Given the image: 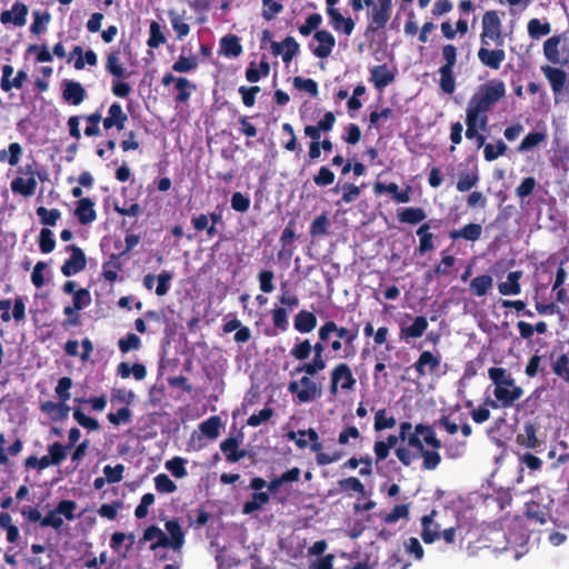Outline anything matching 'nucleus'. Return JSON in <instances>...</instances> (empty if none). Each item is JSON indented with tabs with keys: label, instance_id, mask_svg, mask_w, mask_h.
Listing matches in <instances>:
<instances>
[{
	"label": "nucleus",
	"instance_id": "nucleus-50",
	"mask_svg": "<svg viewBox=\"0 0 569 569\" xmlns=\"http://www.w3.org/2000/svg\"><path fill=\"white\" fill-rule=\"evenodd\" d=\"M311 352L312 348L309 339H297L296 343L290 350L291 357L299 361L307 360L310 357Z\"/></svg>",
	"mask_w": 569,
	"mask_h": 569
},
{
	"label": "nucleus",
	"instance_id": "nucleus-55",
	"mask_svg": "<svg viewBox=\"0 0 569 569\" xmlns=\"http://www.w3.org/2000/svg\"><path fill=\"white\" fill-rule=\"evenodd\" d=\"M439 74H440L439 86H440L441 90L447 94L453 93L456 90V80H455V76H453V69L439 68Z\"/></svg>",
	"mask_w": 569,
	"mask_h": 569
},
{
	"label": "nucleus",
	"instance_id": "nucleus-25",
	"mask_svg": "<svg viewBox=\"0 0 569 569\" xmlns=\"http://www.w3.org/2000/svg\"><path fill=\"white\" fill-rule=\"evenodd\" d=\"M523 395V389L519 387L495 388L493 396L500 402L502 408H510Z\"/></svg>",
	"mask_w": 569,
	"mask_h": 569
},
{
	"label": "nucleus",
	"instance_id": "nucleus-38",
	"mask_svg": "<svg viewBox=\"0 0 569 569\" xmlns=\"http://www.w3.org/2000/svg\"><path fill=\"white\" fill-rule=\"evenodd\" d=\"M121 253H111L108 261L102 264V277L114 282L118 279V272L122 270Z\"/></svg>",
	"mask_w": 569,
	"mask_h": 569
},
{
	"label": "nucleus",
	"instance_id": "nucleus-21",
	"mask_svg": "<svg viewBox=\"0 0 569 569\" xmlns=\"http://www.w3.org/2000/svg\"><path fill=\"white\" fill-rule=\"evenodd\" d=\"M167 535V542L170 549L177 552H181L184 545V531L182 530L178 520H168L164 523Z\"/></svg>",
	"mask_w": 569,
	"mask_h": 569
},
{
	"label": "nucleus",
	"instance_id": "nucleus-51",
	"mask_svg": "<svg viewBox=\"0 0 569 569\" xmlns=\"http://www.w3.org/2000/svg\"><path fill=\"white\" fill-rule=\"evenodd\" d=\"M330 222L326 212L316 217L310 224L309 233L311 237L325 236L329 232Z\"/></svg>",
	"mask_w": 569,
	"mask_h": 569
},
{
	"label": "nucleus",
	"instance_id": "nucleus-45",
	"mask_svg": "<svg viewBox=\"0 0 569 569\" xmlns=\"http://www.w3.org/2000/svg\"><path fill=\"white\" fill-rule=\"evenodd\" d=\"M493 280L489 274H481L470 282V290L477 297H482L492 288Z\"/></svg>",
	"mask_w": 569,
	"mask_h": 569
},
{
	"label": "nucleus",
	"instance_id": "nucleus-8",
	"mask_svg": "<svg viewBox=\"0 0 569 569\" xmlns=\"http://www.w3.org/2000/svg\"><path fill=\"white\" fill-rule=\"evenodd\" d=\"M489 40L497 46L503 44V36L501 32V21L495 10H489L482 16V31L480 33V43L490 46Z\"/></svg>",
	"mask_w": 569,
	"mask_h": 569
},
{
	"label": "nucleus",
	"instance_id": "nucleus-41",
	"mask_svg": "<svg viewBox=\"0 0 569 569\" xmlns=\"http://www.w3.org/2000/svg\"><path fill=\"white\" fill-rule=\"evenodd\" d=\"M117 373L122 379H128L132 375L136 380H143L147 376V369L142 363L130 366L128 362H120L117 367Z\"/></svg>",
	"mask_w": 569,
	"mask_h": 569
},
{
	"label": "nucleus",
	"instance_id": "nucleus-61",
	"mask_svg": "<svg viewBox=\"0 0 569 569\" xmlns=\"http://www.w3.org/2000/svg\"><path fill=\"white\" fill-rule=\"evenodd\" d=\"M341 190H342V196H341L340 200L338 201V204L351 203V202L356 201L361 193V188L353 183H350V182H345L341 186Z\"/></svg>",
	"mask_w": 569,
	"mask_h": 569
},
{
	"label": "nucleus",
	"instance_id": "nucleus-31",
	"mask_svg": "<svg viewBox=\"0 0 569 569\" xmlns=\"http://www.w3.org/2000/svg\"><path fill=\"white\" fill-rule=\"evenodd\" d=\"M417 236L419 237V246L416 249V252L420 256L426 252L432 251L435 249L433 239L435 234L430 231V223H421L417 231Z\"/></svg>",
	"mask_w": 569,
	"mask_h": 569
},
{
	"label": "nucleus",
	"instance_id": "nucleus-62",
	"mask_svg": "<svg viewBox=\"0 0 569 569\" xmlns=\"http://www.w3.org/2000/svg\"><path fill=\"white\" fill-rule=\"evenodd\" d=\"M293 86L298 90L308 92L312 98H316L319 93L318 83L310 78L295 77Z\"/></svg>",
	"mask_w": 569,
	"mask_h": 569
},
{
	"label": "nucleus",
	"instance_id": "nucleus-29",
	"mask_svg": "<svg viewBox=\"0 0 569 569\" xmlns=\"http://www.w3.org/2000/svg\"><path fill=\"white\" fill-rule=\"evenodd\" d=\"M428 320L423 316H418L413 319L412 323L408 327H400L401 339H417L423 336L428 329Z\"/></svg>",
	"mask_w": 569,
	"mask_h": 569
},
{
	"label": "nucleus",
	"instance_id": "nucleus-43",
	"mask_svg": "<svg viewBox=\"0 0 569 569\" xmlns=\"http://www.w3.org/2000/svg\"><path fill=\"white\" fill-rule=\"evenodd\" d=\"M71 56H77V59L74 60V68L77 70H82L86 63L89 66H96L98 62V57L94 51L88 50L83 54V49L80 46H76L73 48Z\"/></svg>",
	"mask_w": 569,
	"mask_h": 569
},
{
	"label": "nucleus",
	"instance_id": "nucleus-47",
	"mask_svg": "<svg viewBox=\"0 0 569 569\" xmlns=\"http://www.w3.org/2000/svg\"><path fill=\"white\" fill-rule=\"evenodd\" d=\"M528 34L532 39H539L551 32V24L549 22H541L537 18H532L527 24Z\"/></svg>",
	"mask_w": 569,
	"mask_h": 569
},
{
	"label": "nucleus",
	"instance_id": "nucleus-39",
	"mask_svg": "<svg viewBox=\"0 0 569 569\" xmlns=\"http://www.w3.org/2000/svg\"><path fill=\"white\" fill-rule=\"evenodd\" d=\"M521 271H511L507 276V281L498 284V291L502 296L519 295L521 292L520 278Z\"/></svg>",
	"mask_w": 569,
	"mask_h": 569
},
{
	"label": "nucleus",
	"instance_id": "nucleus-32",
	"mask_svg": "<svg viewBox=\"0 0 569 569\" xmlns=\"http://www.w3.org/2000/svg\"><path fill=\"white\" fill-rule=\"evenodd\" d=\"M318 320L313 312L300 310L293 319V327L300 333H309L317 327Z\"/></svg>",
	"mask_w": 569,
	"mask_h": 569
},
{
	"label": "nucleus",
	"instance_id": "nucleus-60",
	"mask_svg": "<svg viewBox=\"0 0 569 569\" xmlns=\"http://www.w3.org/2000/svg\"><path fill=\"white\" fill-rule=\"evenodd\" d=\"M396 426V419L395 417L387 416L386 409H380L375 415V425L373 428L376 431H382L385 429H390Z\"/></svg>",
	"mask_w": 569,
	"mask_h": 569
},
{
	"label": "nucleus",
	"instance_id": "nucleus-53",
	"mask_svg": "<svg viewBox=\"0 0 569 569\" xmlns=\"http://www.w3.org/2000/svg\"><path fill=\"white\" fill-rule=\"evenodd\" d=\"M198 67V59L194 56L186 57L183 54L179 56L178 60L173 62L172 70L178 73H187L190 72Z\"/></svg>",
	"mask_w": 569,
	"mask_h": 569
},
{
	"label": "nucleus",
	"instance_id": "nucleus-11",
	"mask_svg": "<svg viewBox=\"0 0 569 569\" xmlns=\"http://www.w3.org/2000/svg\"><path fill=\"white\" fill-rule=\"evenodd\" d=\"M477 56L482 66L492 70H499L506 59V52L503 49H489V46L482 44L478 50Z\"/></svg>",
	"mask_w": 569,
	"mask_h": 569
},
{
	"label": "nucleus",
	"instance_id": "nucleus-44",
	"mask_svg": "<svg viewBox=\"0 0 569 569\" xmlns=\"http://www.w3.org/2000/svg\"><path fill=\"white\" fill-rule=\"evenodd\" d=\"M270 500V495L268 492H253L251 496V500H248L242 506V513L243 515H251L254 511H258L261 509V507L266 503H268Z\"/></svg>",
	"mask_w": 569,
	"mask_h": 569
},
{
	"label": "nucleus",
	"instance_id": "nucleus-37",
	"mask_svg": "<svg viewBox=\"0 0 569 569\" xmlns=\"http://www.w3.org/2000/svg\"><path fill=\"white\" fill-rule=\"evenodd\" d=\"M466 138L468 140H473L480 133V131H486L488 126V120L469 113L466 111Z\"/></svg>",
	"mask_w": 569,
	"mask_h": 569
},
{
	"label": "nucleus",
	"instance_id": "nucleus-4",
	"mask_svg": "<svg viewBox=\"0 0 569 569\" xmlns=\"http://www.w3.org/2000/svg\"><path fill=\"white\" fill-rule=\"evenodd\" d=\"M530 500L525 505L527 519L541 526L552 520L551 511L555 500L549 490L537 487L530 490Z\"/></svg>",
	"mask_w": 569,
	"mask_h": 569
},
{
	"label": "nucleus",
	"instance_id": "nucleus-27",
	"mask_svg": "<svg viewBox=\"0 0 569 569\" xmlns=\"http://www.w3.org/2000/svg\"><path fill=\"white\" fill-rule=\"evenodd\" d=\"M437 511L432 510L429 515L421 518V539L425 543H432L440 538L439 525L433 522Z\"/></svg>",
	"mask_w": 569,
	"mask_h": 569
},
{
	"label": "nucleus",
	"instance_id": "nucleus-5",
	"mask_svg": "<svg viewBox=\"0 0 569 569\" xmlns=\"http://www.w3.org/2000/svg\"><path fill=\"white\" fill-rule=\"evenodd\" d=\"M106 71L113 77L111 92L118 98H127L132 87L124 79L130 77L120 59V50L111 49L106 57Z\"/></svg>",
	"mask_w": 569,
	"mask_h": 569
},
{
	"label": "nucleus",
	"instance_id": "nucleus-15",
	"mask_svg": "<svg viewBox=\"0 0 569 569\" xmlns=\"http://www.w3.org/2000/svg\"><path fill=\"white\" fill-rule=\"evenodd\" d=\"M396 79V71L391 70L386 63L373 66L370 69V81L377 90H382L392 83Z\"/></svg>",
	"mask_w": 569,
	"mask_h": 569
},
{
	"label": "nucleus",
	"instance_id": "nucleus-33",
	"mask_svg": "<svg viewBox=\"0 0 569 569\" xmlns=\"http://www.w3.org/2000/svg\"><path fill=\"white\" fill-rule=\"evenodd\" d=\"M242 51L243 49L238 36L227 34L220 39V54L229 58H237L242 53Z\"/></svg>",
	"mask_w": 569,
	"mask_h": 569
},
{
	"label": "nucleus",
	"instance_id": "nucleus-58",
	"mask_svg": "<svg viewBox=\"0 0 569 569\" xmlns=\"http://www.w3.org/2000/svg\"><path fill=\"white\" fill-rule=\"evenodd\" d=\"M273 326L284 332L289 328L288 311L283 307H276L271 310Z\"/></svg>",
	"mask_w": 569,
	"mask_h": 569
},
{
	"label": "nucleus",
	"instance_id": "nucleus-59",
	"mask_svg": "<svg viewBox=\"0 0 569 569\" xmlns=\"http://www.w3.org/2000/svg\"><path fill=\"white\" fill-rule=\"evenodd\" d=\"M419 453L422 457V468L425 470H435L441 462V457L436 449L428 450L425 448Z\"/></svg>",
	"mask_w": 569,
	"mask_h": 569
},
{
	"label": "nucleus",
	"instance_id": "nucleus-30",
	"mask_svg": "<svg viewBox=\"0 0 569 569\" xmlns=\"http://www.w3.org/2000/svg\"><path fill=\"white\" fill-rule=\"evenodd\" d=\"M482 227L479 223H468L460 229L449 231V238L452 240L463 239L467 241H477L481 238Z\"/></svg>",
	"mask_w": 569,
	"mask_h": 569
},
{
	"label": "nucleus",
	"instance_id": "nucleus-46",
	"mask_svg": "<svg viewBox=\"0 0 569 569\" xmlns=\"http://www.w3.org/2000/svg\"><path fill=\"white\" fill-rule=\"evenodd\" d=\"M417 433H421L422 442L432 449H440L442 447L441 441L437 438L435 429L429 425L418 423Z\"/></svg>",
	"mask_w": 569,
	"mask_h": 569
},
{
	"label": "nucleus",
	"instance_id": "nucleus-13",
	"mask_svg": "<svg viewBox=\"0 0 569 569\" xmlns=\"http://www.w3.org/2000/svg\"><path fill=\"white\" fill-rule=\"evenodd\" d=\"M441 363L440 355H433L431 351H422L418 360L413 363V369L418 373V377H425L427 371L433 373L437 371Z\"/></svg>",
	"mask_w": 569,
	"mask_h": 569
},
{
	"label": "nucleus",
	"instance_id": "nucleus-16",
	"mask_svg": "<svg viewBox=\"0 0 569 569\" xmlns=\"http://www.w3.org/2000/svg\"><path fill=\"white\" fill-rule=\"evenodd\" d=\"M313 38L319 44L311 49L312 53L320 59L329 57L336 46V39L332 33L328 30H317Z\"/></svg>",
	"mask_w": 569,
	"mask_h": 569
},
{
	"label": "nucleus",
	"instance_id": "nucleus-57",
	"mask_svg": "<svg viewBox=\"0 0 569 569\" xmlns=\"http://www.w3.org/2000/svg\"><path fill=\"white\" fill-rule=\"evenodd\" d=\"M545 140H546V134L543 132H541V131L530 132L520 142V144L518 147V151H520V152L529 151Z\"/></svg>",
	"mask_w": 569,
	"mask_h": 569
},
{
	"label": "nucleus",
	"instance_id": "nucleus-3",
	"mask_svg": "<svg viewBox=\"0 0 569 569\" xmlns=\"http://www.w3.org/2000/svg\"><path fill=\"white\" fill-rule=\"evenodd\" d=\"M350 6L356 12L361 11L365 7L372 8L368 13V24L365 31L367 38L385 29L391 17L392 0H378L377 3L373 0H350Z\"/></svg>",
	"mask_w": 569,
	"mask_h": 569
},
{
	"label": "nucleus",
	"instance_id": "nucleus-10",
	"mask_svg": "<svg viewBox=\"0 0 569 569\" xmlns=\"http://www.w3.org/2000/svg\"><path fill=\"white\" fill-rule=\"evenodd\" d=\"M541 72L547 78L555 96L561 94L566 86L569 83L568 76L561 67L557 68L546 64L541 67Z\"/></svg>",
	"mask_w": 569,
	"mask_h": 569
},
{
	"label": "nucleus",
	"instance_id": "nucleus-9",
	"mask_svg": "<svg viewBox=\"0 0 569 569\" xmlns=\"http://www.w3.org/2000/svg\"><path fill=\"white\" fill-rule=\"evenodd\" d=\"M67 251H70V258H68L61 267V272L66 277L73 276L82 271L87 266V259L81 248L76 244L67 246Z\"/></svg>",
	"mask_w": 569,
	"mask_h": 569
},
{
	"label": "nucleus",
	"instance_id": "nucleus-18",
	"mask_svg": "<svg viewBox=\"0 0 569 569\" xmlns=\"http://www.w3.org/2000/svg\"><path fill=\"white\" fill-rule=\"evenodd\" d=\"M128 116L119 102H113L108 109V116L102 120L103 128L109 130L116 128L118 131L124 129Z\"/></svg>",
	"mask_w": 569,
	"mask_h": 569
},
{
	"label": "nucleus",
	"instance_id": "nucleus-52",
	"mask_svg": "<svg viewBox=\"0 0 569 569\" xmlns=\"http://www.w3.org/2000/svg\"><path fill=\"white\" fill-rule=\"evenodd\" d=\"M166 40L161 26L157 21H151L149 27V38L147 40L148 47L151 49L159 48L166 42Z\"/></svg>",
	"mask_w": 569,
	"mask_h": 569
},
{
	"label": "nucleus",
	"instance_id": "nucleus-22",
	"mask_svg": "<svg viewBox=\"0 0 569 569\" xmlns=\"http://www.w3.org/2000/svg\"><path fill=\"white\" fill-rule=\"evenodd\" d=\"M62 98L72 106H79L86 99L87 92L80 82L66 80L63 82Z\"/></svg>",
	"mask_w": 569,
	"mask_h": 569
},
{
	"label": "nucleus",
	"instance_id": "nucleus-23",
	"mask_svg": "<svg viewBox=\"0 0 569 569\" xmlns=\"http://www.w3.org/2000/svg\"><path fill=\"white\" fill-rule=\"evenodd\" d=\"M74 216L80 224H89L97 219L94 202L90 198H82L76 202Z\"/></svg>",
	"mask_w": 569,
	"mask_h": 569
},
{
	"label": "nucleus",
	"instance_id": "nucleus-14",
	"mask_svg": "<svg viewBox=\"0 0 569 569\" xmlns=\"http://www.w3.org/2000/svg\"><path fill=\"white\" fill-rule=\"evenodd\" d=\"M28 8L24 3L17 1L10 10H4L0 14L2 24H13L22 27L27 22Z\"/></svg>",
	"mask_w": 569,
	"mask_h": 569
},
{
	"label": "nucleus",
	"instance_id": "nucleus-34",
	"mask_svg": "<svg viewBox=\"0 0 569 569\" xmlns=\"http://www.w3.org/2000/svg\"><path fill=\"white\" fill-rule=\"evenodd\" d=\"M488 376L495 385V388L518 387L511 373L508 372L505 368L491 367L488 369Z\"/></svg>",
	"mask_w": 569,
	"mask_h": 569
},
{
	"label": "nucleus",
	"instance_id": "nucleus-35",
	"mask_svg": "<svg viewBox=\"0 0 569 569\" xmlns=\"http://www.w3.org/2000/svg\"><path fill=\"white\" fill-rule=\"evenodd\" d=\"M397 218L401 223L415 226L422 222L427 218V214L420 207H406L398 210Z\"/></svg>",
	"mask_w": 569,
	"mask_h": 569
},
{
	"label": "nucleus",
	"instance_id": "nucleus-2",
	"mask_svg": "<svg viewBox=\"0 0 569 569\" xmlns=\"http://www.w3.org/2000/svg\"><path fill=\"white\" fill-rule=\"evenodd\" d=\"M506 94V86L500 79H491L478 87L468 101L466 111L488 119V112Z\"/></svg>",
	"mask_w": 569,
	"mask_h": 569
},
{
	"label": "nucleus",
	"instance_id": "nucleus-48",
	"mask_svg": "<svg viewBox=\"0 0 569 569\" xmlns=\"http://www.w3.org/2000/svg\"><path fill=\"white\" fill-rule=\"evenodd\" d=\"M221 419L218 416H212L202 421L199 426L200 431L209 439H216L220 433Z\"/></svg>",
	"mask_w": 569,
	"mask_h": 569
},
{
	"label": "nucleus",
	"instance_id": "nucleus-64",
	"mask_svg": "<svg viewBox=\"0 0 569 569\" xmlns=\"http://www.w3.org/2000/svg\"><path fill=\"white\" fill-rule=\"evenodd\" d=\"M552 371L558 377L569 382V357L562 353L552 365Z\"/></svg>",
	"mask_w": 569,
	"mask_h": 569
},
{
	"label": "nucleus",
	"instance_id": "nucleus-49",
	"mask_svg": "<svg viewBox=\"0 0 569 569\" xmlns=\"http://www.w3.org/2000/svg\"><path fill=\"white\" fill-rule=\"evenodd\" d=\"M168 17L170 19L172 29L177 33V39L182 40L190 32V26L183 22L181 16H179L174 10L168 11Z\"/></svg>",
	"mask_w": 569,
	"mask_h": 569
},
{
	"label": "nucleus",
	"instance_id": "nucleus-19",
	"mask_svg": "<svg viewBox=\"0 0 569 569\" xmlns=\"http://www.w3.org/2000/svg\"><path fill=\"white\" fill-rule=\"evenodd\" d=\"M538 427L531 421H527L523 425L522 432L517 435V443L536 451H540L542 441L537 437Z\"/></svg>",
	"mask_w": 569,
	"mask_h": 569
},
{
	"label": "nucleus",
	"instance_id": "nucleus-42",
	"mask_svg": "<svg viewBox=\"0 0 569 569\" xmlns=\"http://www.w3.org/2000/svg\"><path fill=\"white\" fill-rule=\"evenodd\" d=\"M36 188V178L33 173L28 179L22 177H16L11 181V190L13 193H18L24 197H30L33 194Z\"/></svg>",
	"mask_w": 569,
	"mask_h": 569
},
{
	"label": "nucleus",
	"instance_id": "nucleus-28",
	"mask_svg": "<svg viewBox=\"0 0 569 569\" xmlns=\"http://www.w3.org/2000/svg\"><path fill=\"white\" fill-rule=\"evenodd\" d=\"M302 389L298 393V401L306 403L319 398L322 393L321 387L315 382L310 377L303 376L300 379Z\"/></svg>",
	"mask_w": 569,
	"mask_h": 569
},
{
	"label": "nucleus",
	"instance_id": "nucleus-24",
	"mask_svg": "<svg viewBox=\"0 0 569 569\" xmlns=\"http://www.w3.org/2000/svg\"><path fill=\"white\" fill-rule=\"evenodd\" d=\"M68 447L60 442H53L49 446V455L38 459V470L49 467L50 465H59L66 459V450Z\"/></svg>",
	"mask_w": 569,
	"mask_h": 569
},
{
	"label": "nucleus",
	"instance_id": "nucleus-6",
	"mask_svg": "<svg viewBox=\"0 0 569 569\" xmlns=\"http://www.w3.org/2000/svg\"><path fill=\"white\" fill-rule=\"evenodd\" d=\"M543 56L553 66L569 68L568 31L548 38L543 42Z\"/></svg>",
	"mask_w": 569,
	"mask_h": 569
},
{
	"label": "nucleus",
	"instance_id": "nucleus-20",
	"mask_svg": "<svg viewBox=\"0 0 569 569\" xmlns=\"http://www.w3.org/2000/svg\"><path fill=\"white\" fill-rule=\"evenodd\" d=\"M172 280V274L168 271H162L158 276H154L152 273H148L143 277V287L147 290H151L154 286V282L157 281L158 284L156 287V295L161 297L168 293L170 290V283Z\"/></svg>",
	"mask_w": 569,
	"mask_h": 569
},
{
	"label": "nucleus",
	"instance_id": "nucleus-36",
	"mask_svg": "<svg viewBox=\"0 0 569 569\" xmlns=\"http://www.w3.org/2000/svg\"><path fill=\"white\" fill-rule=\"evenodd\" d=\"M327 14L331 20L335 30L342 31L346 36H350L355 29V21L348 17H343L337 9L327 10Z\"/></svg>",
	"mask_w": 569,
	"mask_h": 569
},
{
	"label": "nucleus",
	"instance_id": "nucleus-26",
	"mask_svg": "<svg viewBox=\"0 0 569 569\" xmlns=\"http://www.w3.org/2000/svg\"><path fill=\"white\" fill-rule=\"evenodd\" d=\"M239 443L240 440L237 437H229L221 441L220 450L226 455L228 462L236 463L246 457L247 451L239 449Z\"/></svg>",
	"mask_w": 569,
	"mask_h": 569
},
{
	"label": "nucleus",
	"instance_id": "nucleus-7",
	"mask_svg": "<svg viewBox=\"0 0 569 569\" xmlns=\"http://www.w3.org/2000/svg\"><path fill=\"white\" fill-rule=\"evenodd\" d=\"M357 383L350 366L346 362L337 363L330 371L329 392L337 396L339 389L352 390Z\"/></svg>",
	"mask_w": 569,
	"mask_h": 569
},
{
	"label": "nucleus",
	"instance_id": "nucleus-12",
	"mask_svg": "<svg viewBox=\"0 0 569 569\" xmlns=\"http://www.w3.org/2000/svg\"><path fill=\"white\" fill-rule=\"evenodd\" d=\"M299 43L291 36L286 37L282 42H271V52L274 56H281L284 63L290 62L299 53Z\"/></svg>",
	"mask_w": 569,
	"mask_h": 569
},
{
	"label": "nucleus",
	"instance_id": "nucleus-54",
	"mask_svg": "<svg viewBox=\"0 0 569 569\" xmlns=\"http://www.w3.org/2000/svg\"><path fill=\"white\" fill-rule=\"evenodd\" d=\"M22 148L18 142L9 144L8 150H0V162H8L11 166H16L19 162Z\"/></svg>",
	"mask_w": 569,
	"mask_h": 569
},
{
	"label": "nucleus",
	"instance_id": "nucleus-17",
	"mask_svg": "<svg viewBox=\"0 0 569 569\" xmlns=\"http://www.w3.org/2000/svg\"><path fill=\"white\" fill-rule=\"evenodd\" d=\"M151 542L150 543V550L157 551L159 548H169L167 542V533L163 532L158 526L151 525L147 527L143 531L142 537L139 540L140 545H143L144 542Z\"/></svg>",
	"mask_w": 569,
	"mask_h": 569
},
{
	"label": "nucleus",
	"instance_id": "nucleus-56",
	"mask_svg": "<svg viewBox=\"0 0 569 569\" xmlns=\"http://www.w3.org/2000/svg\"><path fill=\"white\" fill-rule=\"evenodd\" d=\"M508 150L507 144L502 140H498L496 144L487 143L483 150L486 161L491 162L503 156Z\"/></svg>",
	"mask_w": 569,
	"mask_h": 569
},
{
	"label": "nucleus",
	"instance_id": "nucleus-40",
	"mask_svg": "<svg viewBox=\"0 0 569 569\" xmlns=\"http://www.w3.org/2000/svg\"><path fill=\"white\" fill-rule=\"evenodd\" d=\"M174 88L178 91L174 101L177 103H187L191 93L197 89V86L184 77H178L174 82Z\"/></svg>",
	"mask_w": 569,
	"mask_h": 569
},
{
	"label": "nucleus",
	"instance_id": "nucleus-63",
	"mask_svg": "<svg viewBox=\"0 0 569 569\" xmlns=\"http://www.w3.org/2000/svg\"><path fill=\"white\" fill-rule=\"evenodd\" d=\"M154 487L160 493H172L177 490V485L166 473L154 477Z\"/></svg>",
	"mask_w": 569,
	"mask_h": 569
},
{
	"label": "nucleus",
	"instance_id": "nucleus-1",
	"mask_svg": "<svg viewBox=\"0 0 569 569\" xmlns=\"http://www.w3.org/2000/svg\"><path fill=\"white\" fill-rule=\"evenodd\" d=\"M360 327L352 323L350 327L338 326L336 321L328 320L318 329V341L311 345L313 356L323 357L327 349V342L330 341L331 335L343 339L345 358L353 357L356 353L355 342L359 337Z\"/></svg>",
	"mask_w": 569,
	"mask_h": 569
}]
</instances>
